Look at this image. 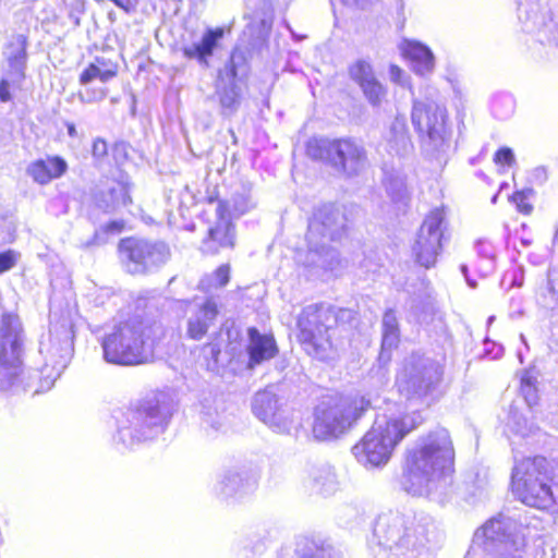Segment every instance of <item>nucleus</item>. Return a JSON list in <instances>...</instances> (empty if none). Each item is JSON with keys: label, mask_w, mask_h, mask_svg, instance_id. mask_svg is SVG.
<instances>
[{"label": "nucleus", "mask_w": 558, "mask_h": 558, "mask_svg": "<svg viewBox=\"0 0 558 558\" xmlns=\"http://www.w3.org/2000/svg\"><path fill=\"white\" fill-rule=\"evenodd\" d=\"M510 490L521 504L543 511L558 508V462L543 454L523 457L513 464Z\"/></svg>", "instance_id": "1"}, {"label": "nucleus", "mask_w": 558, "mask_h": 558, "mask_svg": "<svg viewBox=\"0 0 558 558\" xmlns=\"http://www.w3.org/2000/svg\"><path fill=\"white\" fill-rule=\"evenodd\" d=\"M352 320L353 312L324 302L304 306L295 319V340L311 357L326 361L335 350L330 331L339 325L344 316Z\"/></svg>", "instance_id": "2"}, {"label": "nucleus", "mask_w": 558, "mask_h": 558, "mask_svg": "<svg viewBox=\"0 0 558 558\" xmlns=\"http://www.w3.org/2000/svg\"><path fill=\"white\" fill-rule=\"evenodd\" d=\"M424 421L420 411L375 421L361 440L354 445L353 453L365 465L386 464L395 448Z\"/></svg>", "instance_id": "3"}, {"label": "nucleus", "mask_w": 558, "mask_h": 558, "mask_svg": "<svg viewBox=\"0 0 558 558\" xmlns=\"http://www.w3.org/2000/svg\"><path fill=\"white\" fill-rule=\"evenodd\" d=\"M371 409L364 397H338L313 409L311 432L317 441H332L348 433Z\"/></svg>", "instance_id": "4"}, {"label": "nucleus", "mask_w": 558, "mask_h": 558, "mask_svg": "<svg viewBox=\"0 0 558 558\" xmlns=\"http://www.w3.org/2000/svg\"><path fill=\"white\" fill-rule=\"evenodd\" d=\"M104 359L119 366H138L153 360L141 323L125 319L117 324L101 340Z\"/></svg>", "instance_id": "5"}, {"label": "nucleus", "mask_w": 558, "mask_h": 558, "mask_svg": "<svg viewBox=\"0 0 558 558\" xmlns=\"http://www.w3.org/2000/svg\"><path fill=\"white\" fill-rule=\"evenodd\" d=\"M305 154L312 160L326 162L347 178L359 174L367 161L366 149L351 136L312 137L305 144Z\"/></svg>", "instance_id": "6"}, {"label": "nucleus", "mask_w": 558, "mask_h": 558, "mask_svg": "<svg viewBox=\"0 0 558 558\" xmlns=\"http://www.w3.org/2000/svg\"><path fill=\"white\" fill-rule=\"evenodd\" d=\"M454 449L450 434L445 428L429 432L420 448L408 451L403 476L410 483L429 481L432 475L452 462Z\"/></svg>", "instance_id": "7"}, {"label": "nucleus", "mask_w": 558, "mask_h": 558, "mask_svg": "<svg viewBox=\"0 0 558 558\" xmlns=\"http://www.w3.org/2000/svg\"><path fill=\"white\" fill-rule=\"evenodd\" d=\"M446 229L447 220L444 208H434L426 215L412 248L416 264L426 269L436 265L442 250Z\"/></svg>", "instance_id": "8"}, {"label": "nucleus", "mask_w": 558, "mask_h": 558, "mask_svg": "<svg viewBox=\"0 0 558 558\" xmlns=\"http://www.w3.org/2000/svg\"><path fill=\"white\" fill-rule=\"evenodd\" d=\"M28 36L13 34L4 44L3 56L8 64L7 76L0 80V101L13 98V90L20 89L26 78Z\"/></svg>", "instance_id": "9"}, {"label": "nucleus", "mask_w": 558, "mask_h": 558, "mask_svg": "<svg viewBox=\"0 0 558 558\" xmlns=\"http://www.w3.org/2000/svg\"><path fill=\"white\" fill-rule=\"evenodd\" d=\"M117 252L126 271L133 276L147 274L159 253L156 243L137 236L122 238Z\"/></svg>", "instance_id": "10"}, {"label": "nucleus", "mask_w": 558, "mask_h": 558, "mask_svg": "<svg viewBox=\"0 0 558 558\" xmlns=\"http://www.w3.org/2000/svg\"><path fill=\"white\" fill-rule=\"evenodd\" d=\"M412 123L420 138L429 143H442L446 135V111L434 101H415Z\"/></svg>", "instance_id": "11"}, {"label": "nucleus", "mask_w": 558, "mask_h": 558, "mask_svg": "<svg viewBox=\"0 0 558 558\" xmlns=\"http://www.w3.org/2000/svg\"><path fill=\"white\" fill-rule=\"evenodd\" d=\"M230 205L227 201H218L217 221L209 227L202 240V252L206 255H218L221 251L235 247V227L230 218Z\"/></svg>", "instance_id": "12"}, {"label": "nucleus", "mask_w": 558, "mask_h": 558, "mask_svg": "<svg viewBox=\"0 0 558 558\" xmlns=\"http://www.w3.org/2000/svg\"><path fill=\"white\" fill-rule=\"evenodd\" d=\"M24 337L20 328L4 336L0 347V367L9 379H14L23 373Z\"/></svg>", "instance_id": "13"}, {"label": "nucleus", "mask_w": 558, "mask_h": 558, "mask_svg": "<svg viewBox=\"0 0 558 558\" xmlns=\"http://www.w3.org/2000/svg\"><path fill=\"white\" fill-rule=\"evenodd\" d=\"M350 78L355 82L362 89L367 100L377 106L386 94L385 87L376 78L373 68L365 60H356L348 66Z\"/></svg>", "instance_id": "14"}, {"label": "nucleus", "mask_w": 558, "mask_h": 558, "mask_svg": "<svg viewBox=\"0 0 558 558\" xmlns=\"http://www.w3.org/2000/svg\"><path fill=\"white\" fill-rule=\"evenodd\" d=\"M247 336L248 344L246 352L248 356L247 366L250 368H254L278 354L279 349L271 333H260L256 327H250Z\"/></svg>", "instance_id": "15"}, {"label": "nucleus", "mask_w": 558, "mask_h": 558, "mask_svg": "<svg viewBox=\"0 0 558 558\" xmlns=\"http://www.w3.org/2000/svg\"><path fill=\"white\" fill-rule=\"evenodd\" d=\"M166 405V395L162 391H154L135 407L133 411V424L140 429L151 428L162 421V410Z\"/></svg>", "instance_id": "16"}, {"label": "nucleus", "mask_w": 558, "mask_h": 558, "mask_svg": "<svg viewBox=\"0 0 558 558\" xmlns=\"http://www.w3.org/2000/svg\"><path fill=\"white\" fill-rule=\"evenodd\" d=\"M68 170V163L61 156L47 155L32 161L27 167V174L34 182L46 185L61 178Z\"/></svg>", "instance_id": "17"}, {"label": "nucleus", "mask_w": 558, "mask_h": 558, "mask_svg": "<svg viewBox=\"0 0 558 558\" xmlns=\"http://www.w3.org/2000/svg\"><path fill=\"white\" fill-rule=\"evenodd\" d=\"M253 411L265 424L279 429L286 427L287 417L276 395L268 391L258 392L254 399Z\"/></svg>", "instance_id": "18"}, {"label": "nucleus", "mask_w": 558, "mask_h": 558, "mask_svg": "<svg viewBox=\"0 0 558 558\" xmlns=\"http://www.w3.org/2000/svg\"><path fill=\"white\" fill-rule=\"evenodd\" d=\"M218 314L217 303L213 299H206L198 307V314L187 320L186 338L192 341L203 340L217 319Z\"/></svg>", "instance_id": "19"}, {"label": "nucleus", "mask_w": 558, "mask_h": 558, "mask_svg": "<svg viewBox=\"0 0 558 558\" xmlns=\"http://www.w3.org/2000/svg\"><path fill=\"white\" fill-rule=\"evenodd\" d=\"M223 36L225 29L222 27L208 28L204 32L199 43L184 47L182 53L189 60L195 59L199 63L207 64L208 59L214 54Z\"/></svg>", "instance_id": "20"}, {"label": "nucleus", "mask_w": 558, "mask_h": 558, "mask_svg": "<svg viewBox=\"0 0 558 558\" xmlns=\"http://www.w3.org/2000/svg\"><path fill=\"white\" fill-rule=\"evenodd\" d=\"M401 52L403 58L416 62L425 69L429 70L433 66V54L430 50L420 43L404 41L401 47Z\"/></svg>", "instance_id": "21"}, {"label": "nucleus", "mask_w": 558, "mask_h": 558, "mask_svg": "<svg viewBox=\"0 0 558 558\" xmlns=\"http://www.w3.org/2000/svg\"><path fill=\"white\" fill-rule=\"evenodd\" d=\"M435 388V383L422 376H411L404 384L403 392L408 400L422 399Z\"/></svg>", "instance_id": "22"}, {"label": "nucleus", "mask_w": 558, "mask_h": 558, "mask_svg": "<svg viewBox=\"0 0 558 558\" xmlns=\"http://www.w3.org/2000/svg\"><path fill=\"white\" fill-rule=\"evenodd\" d=\"M231 280V265L223 263L217 266L210 277L204 278L199 283V289L203 291L209 288L221 289L225 288Z\"/></svg>", "instance_id": "23"}, {"label": "nucleus", "mask_w": 558, "mask_h": 558, "mask_svg": "<svg viewBox=\"0 0 558 558\" xmlns=\"http://www.w3.org/2000/svg\"><path fill=\"white\" fill-rule=\"evenodd\" d=\"M533 195L532 189H524L514 191L509 196V202L515 206L518 213L523 216H530L533 213L534 206L531 202V196Z\"/></svg>", "instance_id": "24"}, {"label": "nucleus", "mask_w": 558, "mask_h": 558, "mask_svg": "<svg viewBox=\"0 0 558 558\" xmlns=\"http://www.w3.org/2000/svg\"><path fill=\"white\" fill-rule=\"evenodd\" d=\"M98 78L102 83H106L113 78V70H102L100 71L96 65L89 63L80 74L78 83L81 85H87L92 81Z\"/></svg>", "instance_id": "25"}, {"label": "nucleus", "mask_w": 558, "mask_h": 558, "mask_svg": "<svg viewBox=\"0 0 558 558\" xmlns=\"http://www.w3.org/2000/svg\"><path fill=\"white\" fill-rule=\"evenodd\" d=\"M110 202L113 207L129 206L132 204L129 185L123 182H117L108 191Z\"/></svg>", "instance_id": "26"}, {"label": "nucleus", "mask_w": 558, "mask_h": 558, "mask_svg": "<svg viewBox=\"0 0 558 558\" xmlns=\"http://www.w3.org/2000/svg\"><path fill=\"white\" fill-rule=\"evenodd\" d=\"M384 340L391 339V341L396 342L399 338V326L397 318L395 316V312L392 310H388L384 314Z\"/></svg>", "instance_id": "27"}, {"label": "nucleus", "mask_w": 558, "mask_h": 558, "mask_svg": "<svg viewBox=\"0 0 558 558\" xmlns=\"http://www.w3.org/2000/svg\"><path fill=\"white\" fill-rule=\"evenodd\" d=\"M494 162L500 167H511L515 163L513 151L509 147L497 149L493 157Z\"/></svg>", "instance_id": "28"}, {"label": "nucleus", "mask_w": 558, "mask_h": 558, "mask_svg": "<svg viewBox=\"0 0 558 558\" xmlns=\"http://www.w3.org/2000/svg\"><path fill=\"white\" fill-rule=\"evenodd\" d=\"M536 378L530 373L525 372L520 379V391L525 397H533L536 393Z\"/></svg>", "instance_id": "29"}, {"label": "nucleus", "mask_w": 558, "mask_h": 558, "mask_svg": "<svg viewBox=\"0 0 558 558\" xmlns=\"http://www.w3.org/2000/svg\"><path fill=\"white\" fill-rule=\"evenodd\" d=\"M202 350H207L209 352V357L206 360L207 366L216 365L219 361L220 354L222 352L221 345L219 342L216 341H207L203 347Z\"/></svg>", "instance_id": "30"}, {"label": "nucleus", "mask_w": 558, "mask_h": 558, "mask_svg": "<svg viewBox=\"0 0 558 558\" xmlns=\"http://www.w3.org/2000/svg\"><path fill=\"white\" fill-rule=\"evenodd\" d=\"M19 254L12 250H8L0 253V274H3L11 268H13L16 264Z\"/></svg>", "instance_id": "31"}, {"label": "nucleus", "mask_w": 558, "mask_h": 558, "mask_svg": "<svg viewBox=\"0 0 558 558\" xmlns=\"http://www.w3.org/2000/svg\"><path fill=\"white\" fill-rule=\"evenodd\" d=\"M60 332H64L66 340H69L70 343H73L75 338V329L72 322L66 319L57 322L54 325V333L59 335Z\"/></svg>", "instance_id": "32"}, {"label": "nucleus", "mask_w": 558, "mask_h": 558, "mask_svg": "<svg viewBox=\"0 0 558 558\" xmlns=\"http://www.w3.org/2000/svg\"><path fill=\"white\" fill-rule=\"evenodd\" d=\"M333 210L328 208L319 209L314 216V223L330 226L335 222Z\"/></svg>", "instance_id": "33"}, {"label": "nucleus", "mask_w": 558, "mask_h": 558, "mask_svg": "<svg viewBox=\"0 0 558 558\" xmlns=\"http://www.w3.org/2000/svg\"><path fill=\"white\" fill-rule=\"evenodd\" d=\"M92 155L96 160H101L108 156V144L105 140L97 138L92 146Z\"/></svg>", "instance_id": "34"}, {"label": "nucleus", "mask_w": 558, "mask_h": 558, "mask_svg": "<svg viewBox=\"0 0 558 558\" xmlns=\"http://www.w3.org/2000/svg\"><path fill=\"white\" fill-rule=\"evenodd\" d=\"M126 228L124 220H111L108 221L104 227L102 231L106 234H119Z\"/></svg>", "instance_id": "35"}, {"label": "nucleus", "mask_w": 558, "mask_h": 558, "mask_svg": "<svg viewBox=\"0 0 558 558\" xmlns=\"http://www.w3.org/2000/svg\"><path fill=\"white\" fill-rule=\"evenodd\" d=\"M239 95L234 90H225L220 94L219 100L222 107L233 108L238 102Z\"/></svg>", "instance_id": "36"}, {"label": "nucleus", "mask_w": 558, "mask_h": 558, "mask_svg": "<svg viewBox=\"0 0 558 558\" xmlns=\"http://www.w3.org/2000/svg\"><path fill=\"white\" fill-rule=\"evenodd\" d=\"M94 65H96L100 71L102 70H113V77L118 75V64L116 62H112L110 60H106L105 58L97 57L94 62H92Z\"/></svg>", "instance_id": "37"}, {"label": "nucleus", "mask_w": 558, "mask_h": 558, "mask_svg": "<svg viewBox=\"0 0 558 558\" xmlns=\"http://www.w3.org/2000/svg\"><path fill=\"white\" fill-rule=\"evenodd\" d=\"M226 70L231 80H235L238 77V66L233 61V56L230 58L229 62L226 64Z\"/></svg>", "instance_id": "38"}, {"label": "nucleus", "mask_w": 558, "mask_h": 558, "mask_svg": "<svg viewBox=\"0 0 558 558\" xmlns=\"http://www.w3.org/2000/svg\"><path fill=\"white\" fill-rule=\"evenodd\" d=\"M389 72H390L391 78L395 82H399L400 81L401 75H402V70L398 65L391 64L389 66Z\"/></svg>", "instance_id": "39"}, {"label": "nucleus", "mask_w": 558, "mask_h": 558, "mask_svg": "<svg viewBox=\"0 0 558 558\" xmlns=\"http://www.w3.org/2000/svg\"><path fill=\"white\" fill-rule=\"evenodd\" d=\"M69 133H70V135H72V136L75 134V128H74V125H73V124L69 125Z\"/></svg>", "instance_id": "40"}, {"label": "nucleus", "mask_w": 558, "mask_h": 558, "mask_svg": "<svg viewBox=\"0 0 558 558\" xmlns=\"http://www.w3.org/2000/svg\"><path fill=\"white\" fill-rule=\"evenodd\" d=\"M215 199H216V197H213V196L208 197L209 203H213Z\"/></svg>", "instance_id": "41"}]
</instances>
